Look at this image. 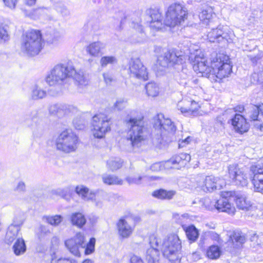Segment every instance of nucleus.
<instances>
[{
    "mask_svg": "<svg viewBox=\"0 0 263 263\" xmlns=\"http://www.w3.org/2000/svg\"><path fill=\"white\" fill-rule=\"evenodd\" d=\"M70 221L73 226H76L79 228H81L84 226L86 222V219L83 214L81 213H72L70 216Z\"/></svg>",
    "mask_w": 263,
    "mask_h": 263,
    "instance_id": "obj_31",
    "label": "nucleus"
},
{
    "mask_svg": "<svg viewBox=\"0 0 263 263\" xmlns=\"http://www.w3.org/2000/svg\"><path fill=\"white\" fill-rule=\"evenodd\" d=\"M187 17L186 8L180 3H173L167 9L164 24L166 26L174 27L181 25Z\"/></svg>",
    "mask_w": 263,
    "mask_h": 263,
    "instance_id": "obj_10",
    "label": "nucleus"
},
{
    "mask_svg": "<svg viewBox=\"0 0 263 263\" xmlns=\"http://www.w3.org/2000/svg\"><path fill=\"white\" fill-rule=\"evenodd\" d=\"M75 191L79 196L85 201H89L93 199L94 192L89 191L87 187L84 185L77 186L75 189Z\"/></svg>",
    "mask_w": 263,
    "mask_h": 263,
    "instance_id": "obj_26",
    "label": "nucleus"
},
{
    "mask_svg": "<svg viewBox=\"0 0 263 263\" xmlns=\"http://www.w3.org/2000/svg\"><path fill=\"white\" fill-rule=\"evenodd\" d=\"M123 161L121 159L114 158L109 159L107 162V168L111 171H115L121 167Z\"/></svg>",
    "mask_w": 263,
    "mask_h": 263,
    "instance_id": "obj_40",
    "label": "nucleus"
},
{
    "mask_svg": "<svg viewBox=\"0 0 263 263\" xmlns=\"http://www.w3.org/2000/svg\"><path fill=\"white\" fill-rule=\"evenodd\" d=\"M74 72L75 68L71 64H59L50 70L45 80L50 86L63 85L68 81Z\"/></svg>",
    "mask_w": 263,
    "mask_h": 263,
    "instance_id": "obj_5",
    "label": "nucleus"
},
{
    "mask_svg": "<svg viewBox=\"0 0 263 263\" xmlns=\"http://www.w3.org/2000/svg\"><path fill=\"white\" fill-rule=\"evenodd\" d=\"M134 29L136 32L133 35L132 41L133 43H142L145 40V34L143 31L142 26L136 24L134 26Z\"/></svg>",
    "mask_w": 263,
    "mask_h": 263,
    "instance_id": "obj_32",
    "label": "nucleus"
},
{
    "mask_svg": "<svg viewBox=\"0 0 263 263\" xmlns=\"http://www.w3.org/2000/svg\"><path fill=\"white\" fill-rule=\"evenodd\" d=\"M250 171L249 177L247 170L239 168L237 164L230 165L228 167L229 177L235 185L246 186L250 180L254 191L263 194V165L258 162L252 165Z\"/></svg>",
    "mask_w": 263,
    "mask_h": 263,
    "instance_id": "obj_2",
    "label": "nucleus"
},
{
    "mask_svg": "<svg viewBox=\"0 0 263 263\" xmlns=\"http://www.w3.org/2000/svg\"><path fill=\"white\" fill-rule=\"evenodd\" d=\"M191 140V138L190 137H187L184 140H179L178 146L179 148L183 147L185 146L186 144H188Z\"/></svg>",
    "mask_w": 263,
    "mask_h": 263,
    "instance_id": "obj_61",
    "label": "nucleus"
},
{
    "mask_svg": "<svg viewBox=\"0 0 263 263\" xmlns=\"http://www.w3.org/2000/svg\"><path fill=\"white\" fill-rule=\"evenodd\" d=\"M13 249L16 255H20L24 253L26 250L24 240L22 238H18L13 245Z\"/></svg>",
    "mask_w": 263,
    "mask_h": 263,
    "instance_id": "obj_37",
    "label": "nucleus"
},
{
    "mask_svg": "<svg viewBox=\"0 0 263 263\" xmlns=\"http://www.w3.org/2000/svg\"><path fill=\"white\" fill-rule=\"evenodd\" d=\"M51 263H74V261L68 258H58L53 253L51 255Z\"/></svg>",
    "mask_w": 263,
    "mask_h": 263,
    "instance_id": "obj_54",
    "label": "nucleus"
},
{
    "mask_svg": "<svg viewBox=\"0 0 263 263\" xmlns=\"http://www.w3.org/2000/svg\"><path fill=\"white\" fill-rule=\"evenodd\" d=\"M233 192H228L222 194V196L217 200L211 201L213 208L216 209L219 212L228 213L229 214H234L235 212V208L230 202L228 197L232 196Z\"/></svg>",
    "mask_w": 263,
    "mask_h": 263,
    "instance_id": "obj_14",
    "label": "nucleus"
},
{
    "mask_svg": "<svg viewBox=\"0 0 263 263\" xmlns=\"http://www.w3.org/2000/svg\"><path fill=\"white\" fill-rule=\"evenodd\" d=\"M187 238L192 241H195L198 237L199 233L197 229L194 226L183 227Z\"/></svg>",
    "mask_w": 263,
    "mask_h": 263,
    "instance_id": "obj_39",
    "label": "nucleus"
},
{
    "mask_svg": "<svg viewBox=\"0 0 263 263\" xmlns=\"http://www.w3.org/2000/svg\"><path fill=\"white\" fill-rule=\"evenodd\" d=\"M59 37V32L54 29H50L46 33V40L49 43H53L57 41Z\"/></svg>",
    "mask_w": 263,
    "mask_h": 263,
    "instance_id": "obj_46",
    "label": "nucleus"
},
{
    "mask_svg": "<svg viewBox=\"0 0 263 263\" xmlns=\"http://www.w3.org/2000/svg\"><path fill=\"white\" fill-rule=\"evenodd\" d=\"M106 199L109 202L114 203H117L119 201L122 200L123 198L118 194L110 193L108 194H106Z\"/></svg>",
    "mask_w": 263,
    "mask_h": 263,
    "instance_id": "obj_55",
    "label": "nucleus"
},
{
    "mask_svg": "<svg viewBox=\"0 0 263 263\" xmlns=\"http://www.w3.org/2000/svg\"><path fill=\"white\" fill-rule=\"evenodd\" d=\"M91 124L93 135L97 138H103L106 133L110 130V118L104 114L95 115Z\"/></svg>",
    "mask_w": 263,
    "mask_h": 263,
    "instance_id": "obj_11",
    "label": "nucleus"
},
{
    "mask_svg": "<svg viewBox=\"0 0 263 263\" xmlns=\"http://www.w3.org/2000/svg\"><path fill=\"white\" fill-rule=\"evenodd\" d=\"M205 181V177L204 176L198 175L194 179V182L196 184L195 187H198L203 190L204 185Z\"/></svg>",
    "mask_w": 263,
    "mask_h": 263,
    "instance_id": "obj_53",
    "label": "nucleus"
},
{
    "mask_svg": "<svg viewBox=\"0 0 263 263\" xmlns=\"http://www.w3.org/2000/svg\"><path fill=\"white\" fill-rule=\"evenodd\" d=\"M103 78L106 84L110 83L113 80L111 74L108 72L103 73Z\"/></svg>",
    "mask_w": 263,
    "mask_h": 263,
    "instance_id": "obj_62",
    "label": "nucleus"
},
{
    "mask_svg": "<svg viewBox=\"0 0 263 263\" xmlns=\"http://www.w3.org/2000/svg\"><path fill=\"white\" fill-rule=\"evenodd\" d=\"M181 242L178 235L171 234L165 238L162 244V252L164 257L173 263H176L180 258L179 252Z\"/></svg>",
    "mask_w": 263,
    "mask_h": 263,
    "instance_id": "obj_8",
    "label": "nucleus"
},
{
    "mask_svg": "<svg viewBox=\"0 0 263 263\" xmlns=\"http://www.w3.org/2000/svg\"><path fill=\"white\" fill-rule=\"evenodd\" d=\"M128 71L131 77L144 81L148 79L146 68L139 58H132L128 63Z\"/></svg>",
    "mask_w": 263,
    "mask_h": 263,
    "instance_id": "obj_12",
    "label": "nucleus"
},
{
    "mask_svg": "<svg viewBox=\"0 0 263 263\" xmlns=\"http://www.w3.org/2000/svg\"><path fill=\"white\" fill-rule=\"evenodd\" d=\"M189 60L197 74L208 78L212 82H220L228 77L232 71V66L228 56L223 54H215L210 62H208L200 49H196L194 52L190 48Z\"/></svg>",
    "mask_w": 263,
    "mask_h": 263,
    "instance_id": "obj_1",
    "label": "nucleus"
},
{
    "mask_svg": "<svg viewBox=\"0 0 263 263\" xmlns=\"http://www.w3.org/2000/svg\"><path fill=\"white\" fill-rule=\"evenodd\" d=\"M186 56L181 51L176 50H169L164 52L163 55L158 58L157 63L162 67H175L181 66V70L178 72L176 79L180 81L181 84H186V80L189 78L191 71L186 68H184L182 65L185 62Z\"/></svg>",
    "mask_w": 263,
    "mask_h": 263,
    "instance_id": "obj_4",
    "label": "nucleus"
},
{
    "mask_svg": "<svg viewBox=\"0 0 263 263\" xmlns=\"http://www.w3.org/2000/svg\"><path fill=\"white\" fill-rule=\"evenodd\" d=\"M117 60L114 56H104L100 61V65L103 67H105L108 64H113L117 63Z\"/></svg>",
    "mask_w": 263,
    "mask_h": 263,
    "instance_id": "obj_48",
    "label": "nucleus"
},
{
    "mask_svg": "<svg viewBox=\"0 0 263 263\" xmlns=\"http://www.w3.org/2000/svg\"><path fill=\"white\" fill-rule=\"evenodd\" d=\"M130 263H144L143 260L137 256H133L130 258Z\"/></svg>",
    "mask_w": 263,
    "mask_h": 263,
    "instance_id": "obj_64",
    "label": "nucleus"
},
{
    "mask_svg": "<svg viewBox=\"0 0 263 263\" xmlns=\"http://www.w3.org/2000/svg\"><path fill=\"white\" fill-rule=\"evenodd\" d=\"M251 81L252 83H261V81L259 78V73L256 72H254L251 76Z\"/></svg>",
    "mask_w": 263,
    "mask_h": 263,
    "instance_id": "obj_60",
    "label": "nucleus"
},
{
    "mask_svg": "<svg viewBox=\"0 0 263 263\" xmlns=\"http://www.w3.org/2000/svg\"><path fill=\"white\" fill-rule=\"evenodd\" d=\"M176 194L174 191H166L164 189H159L154 191L152 195L154 197L161 200H170Z\"/></svg>",
    "mask_w": 263,
    "mask_h": 263,
    "instance_id": "obj_29",
    "label": "nucleus"
},
{
    "mask_svg": "<svg viewBox=\"0 0 263 263\" xmlns=\"http://www.w3.org/2000/svg\"><path fill=\"white\" fill-rule=\"evenodd\" d=\"M106 194L103 192H94L93 199L92 200L95 203L96 206L101 208L103 206L102 199L106 198Z\"/></svg>",
    "mask_w": 263,
    "mask_h": 263,
    "instance_id": "obj_45",
    "label": "nucleus"
},
{
    "mask_svg": "<svg viewBox=\"0 0 263 263\" xmlns=\"http://www.w3.org/2000/svg\"><path fill=\"white\" fill-rule=\"evenodd\" d=\"M96 240L94 238H90L88 243H85V238L81 233H78L72 238L65 241V245L73 255L80 256V249H84L85 255L91 254L95 250Z\"/></svg>",
    "mask_w": 263,
    "mask_h": 263,
    "instance_id": "obj_6",
    "label": "nucleus"
},
{
    "mask_svg": "<svg viewBox=\"0 0 263 263\" xmlns=\"http://www.w3.org/2000/svg\"><path fill=\"white\" fill-rule=\"evenodd\" d=\"M16 190L19 192H23L25 190V184L22 182L20 181L18 183L17 186L16 187Z\"/></svg>",
    "mask_w": 263,
    "mask_h": 263,
    "instance_id": "obj_63",
    "label": "nucleus"
},
{
    "mask_svg": "<svg viewBox=\"0 0 263 263\" xmlns=\"http://www.w3.org/2000/svg\"><path fill=\"white\" fill-rule=\"evenodd\" d=\"M206 254L209 258L216 259L219 257L221 254V251L217 246H212L208 250Z\"/></svg>",
    "mask_w": 263,
    "mask_h": 263,
    "instance_id": "obj_43",
    "label": "nucleus"
},
{
    "mask_svg": "<svg viewBox=\"0 0 263 263\" xmlns=\"http://www.w3.org/2000/svg\"><path fill=\"white\" fill-rule=\"evenodd\" d=\"M145 89L148 96L155 97L159 93V87L156 83L151 82L145 85Z\"/></svg>",
    "mask_w": 263,
    "mask_h": 263,
    "instance_id": "obj_42",
    "label": "nucleus"
},
{
    "mask_svg": "<svg viewBox=\"0 0 263 263\" xmlns=\"http://www.w3.org/2000/svg\"><path fill=\"white\" fill-rule=\"evenodd\" d=\"M146 259L148 263H159V252L158 249H148L146 253Z\"/></svg>",
    "mask_w": 263,
    "mask_h": 263,
    "instance_id": "obj_33",
    "label": "nucleus"
},
{
    "mask_svg": "<svg viewBox=\"0 0 263 263\" xmlns=\"http://www.w3.org/2000/svg\"><path fill=\"white\" fill-rule=\"evenodd\" d=\"M230 239L233 243L235 242L239 244H242L246 241L245 236L241 232L239 231H234L230 236Z\"/></svg>",
    "mask_w": 263,
    "mask_h": 263,
    "instance_id": "obj_47",
    "label": "nucleus"
},
{
    "mask_svg": "<svg viewBox=\"0 0 263 263\" xmlns=\"http://www.w3.org/2000/svg\"><path fill=\"white\" fill-rule=\"evenodd\" d=\"M227 28L223 26H219L215 29L213 28L208 33V39L211 42H228L230 37L228 32H227Z\"/></svg>",
    "mask_w": 263,
    "mask_h": 263,
    "instance_id": "obj_15",
    "label": "nucleus"
},
{
    "mask_svg": "<svg viewBox=\"0 0 263 263\" xmlns=\"http://www.w3.org/2000/svg\"><path fill=\"white\" fill-rule=\"evenodd\" d=\"M163 168H166L164 167V164L163 165H162L161 164V163H159V162L155 163L153 164L151 166V170L152 171H154V172H158V171H161Z\"/></svg>",
    "mask_w": 263,
    "mask_h": 263,
    "instance_id": "obj_58",
    "label": "nucleus"
},
{
    "mask_svg": "<svg viewBox=\"0 0 263 263\" xmlns=\"http://www.w3.org/2000/svg\"><path fill=\"white\" fill-rule=\"evenodd\" d=\"M51 233V232L48 226L41 225L39 227L38 236L40 239L43 238Z\"/></svg>",
    "mask_w": 263,
    "mask_h": 263,
    "instance_id": "obj_51",
    "label": "nucleus"
},
{
    "mask_svg": "<svg viewBox=\"0 0 263 263\" xmlns=\"http://www.w3.org/2000/svg\"><path fill=\"white\" fill-rule=\"evenodd\" d=\"M53 9L57 13L62 17H67L70 14L69 9L61 2L55 3L53 5Z\"/></svg>",
    "mask_w": 263,
    "mask_h": 263,
    "instance_id": "obj_34",
    "label": "nucleus"
},
{
    "mask_svg": "<svg viewBox=\"0 0 263 263\" xmlns=\"http://www.w3.org/2000/svg\"><path fill=\"white\" fill-rule=\"evenodd\" d=\"M224 182L219 178L213 176H206L204 185L203 191L211 192L222 188Z\"/></svg>",
    "mask_w": 263,
    "mask_h": 263,
    "instance_id": "obj_20",
    "label": "nucleus"
},
{
    "mask_svg": "<svg viewBox=\"0 0 263 263\" xmlns=\"http://www.w3.org/2000/svg\"><path fill=\"white\" fill-rule=\"evenodd\" d=\"M43 218L45 222L54 227L58 226L63 219V217L59 215L44 216Z\"/></svg>",
    "mask_w": 263,
    "mask_h": 263,
    "instance_id": "obj_41",
    "label": "nucleus"
},
{
    "mask_svg": "<svg viewBox=\"0 0 263 263\" xmlns=\"http://www.w3.org/2000/svg\"><path fill=\"white\" fill-rule=\"evenodd\" d=\"M213 15H215V14L213 13L212 9L211 7H207L200 13L199 17L203 24L212 26Z\"/></svg>",
    "mask_w": 263,
    "mask_h": 263,
    "instance_id": "obj_25",
    "label": "nucleus"
},
{
    "mask_svg": "<svg viewBox=\"0 0 263 263\" xmlns=\"http://www.w3.org/2000/svg\"><path fill=\"white\" fill-rule=\"evenodd\" d=\"M147 178L146 176H138L137 177H127L126 178V180L127 182L129 184H136L137 185H139L141 184L142 180Z\"/></svg>",
    "mask_w": 263,
    "mask_h": 263,
    "instance_id": "obj_52",
    "label": "nucleus"
},
{
    "mask_svg": "<svg viewBox=\"0 0 263 263\" xmlns=\"http://www.w3.org/2000/svg\"><path fill=\"white\" fill-rule=\"evenodd\" d=\"M127 105V100L124 98H119L115 103L113 107L115 110H122L124 109Z\"/></svg>",
    "mask_w": 263,
    "mask_h": 263,
    "instance_id": "obj_50",
    "label": "nucleus"
},
{
    "mask_svg": "<svg viewBox=\"0 0 263 263\" xmlns=\"http://www.w3.org/2000/svg\"><path fill=\"white\" fill-rule=\"evenodd\" d=\"M42 47V34L39 30H31L26 33L21 44L23 52L34 56L40 53Z\"/></svg>",
    "mask_w": 263,
    "mask_h": 263,
    "instance_id": "obj_7",
    "label": "nucleus"
},
{
    "mask_svg": "<svg viewBox=\"0 0 263 263\" xmlns=\"http://www.w3.org/2000/svg\"><path fill=\"white\" fill-rule=\"evenodd\" d=\"M148 13L150 18L149 21L150 28L154 31L161 30L163 27L161 12L158 9H149Z\"/></svg>",
    "mask_w": 263,
    "mask_h": 263,
    "instance_id": "obj_19",
    "label": "nucleus"
},
{
    "mask_svg": "<svg viewBox=\"0 0 263 263\" xmlns=\"http://www.w3.org/2000/svg\"><path fill=\"white\" fill-rule=\"evenodd\" d=\"M231 120L232 124L237 132L242 134L248 130L249 125L242 116L236 114Z\"/></svg>",
    "mask_w": 263,
    "mask_h": 263,
    "instance_id": "obj_21",
    "label": "nucleus"
},
{
    "mask_svg": "<svg viewBox=\"0 0 263 263\" xmlns=\"http://www.w3.org/2000/svg\"><path fill=\"white\" fill-rule=\"evenodd\" d=\"M6 6L11 8L14 9L15 7L16 4L18 0H3Z\"/></svg>",
    "mask_w": 263,
    "mask_h": 263,
    "instance_id": "obj_59",
    "label": "nucleus"
},
{
    "mask_svg": "<svg viewBox=\"0 0 263 263\" xmlns=\"http://www.w3.org/2000/svg\"><path fill=\"white\" fill-rule=\"evenodd\" d=\"M102 181L107 185H122L123 180L116 175L104 174L101 176Z\"/></svg>",
    "mask_w": 263,
    "mask_h": 263,
    "instance_id": "obj_30",
    "label": "nucleus"
},
{
    "mask_svg": "<svg viewBox=\"0 0 263 263\" xmlns=\"http://www.w3.org/2000/svg\"><path fill=\"white\" fill-rule=\"evenodd\" d=\"M50 114L62 118L65 115L70 112L74 113L77 111V108L72 105L65 104H54L51 105L49 108Z\"/></svg>",
    "mask_w": 263,
    "mask_h": 263,
    "instance_id": "obj_18",
    "label": "nucleus"
},
{
    "mask_svg": "<svg viewBox=\"0 0 263 263\" xmlns=\"http://www.w3.org/2000/svg\"><path fill=\"white\" fill-rule=\"evenodd\" d=\"M236 198V203L240 209L248 210L251 206L250 202L247 200L244 195H237Z\"/></svg>",
    "mask_w": 263,
    "mask_h": 263,
    "instance_id": "obj_38",
    "label": "nucleus"
},
{
    "mask_svg": "<svg viewBox=\"0 0 263 263\" xmlns=\"http://www.w3.org/2000/svg\"><path fill=\"white\" fill-rule=\"evenodd\" d=\"M154 127L156 129L160 130L162 136L167 134L173 135L176 130V127L172 120L164 118L162 114L158 115L155 119Z\"/></svg>",
    "mask_w": 263,
    "mask_h": 263,
    "instance_id": "obj_13",
    "label": "nucleus"
},
{
    "mask_svg": "<svg viewBox=\"0 0 263 263\" xmlns=\"http://www.w3.org/2000/svg\"><path fill=\"white\" fill-rule=\"evenodd\" d=\"M177 108L185 116H196L198 115L199 106L195 101L183 100L178 102Z\"/></svg>",
    "mask_w": 263,
    "mask_h": 263,
    "instance_id": "obj_17",
    "label": "nucleus"
},
{
    "mask_svg": "<svg viewBox=\"0 0 263 263\" xmlns=\"http://www.w3.org/2000/svg\"><path fill=\"white\" fill-rule=\"evenodd\" d=\"M74 79L80 85H86L88 83L87 79L84 76L83 72H77L75 70V72L73 73V76L71 77Z\"/></svg>",
    "mask_w": 263,
    "mask_h": 263,
    "instance_id": "obj_44",
    "label": "nucleus"
},
{
    "mask_svg": "<svg viewBox=\"0 0 263 263\" xmlns=\"http://www.w3.org/2000/svg\"><path fill=\"white\" fill-rule=\"evenodd\" d=\"M72 190L70 186H67L64 188H59L53 191V193L62 198L68 200L70 199Z\"/></svg>",
    "mask_w": 263,
    "mask_h": 263,
    "instance_id": "obj_35",
    "label": "nucleus"
},
{
    "mask_svg": "<svg viewBox=\"0 0 263 263\" xmlns=\"http://www.w3.org/2000/svg\"><path fill=\"white\" fill-rule=\"evenodd\" d=\"M79 138L70 129L63 131L55 140L57 150L68 154L75 152L78 148Z\"/></svg>",
    "mask_w": 263,
    "mask_h": 263,
    "instance_id": "obj_9",
    "label": "nucleus"
},
{
    "mask_svg": "<svg viewBox=\"0 0 263 263\" xmlns=\"http://www.w3.org/2000/svg\"><path fill=\"white\" fill-rule=\"evenodd\" d=\"M263 104L259 105H252L250 110L248 112V116L250 119L253 121H259L262 122V117H260L262 115V109Z\"/></svg>",
    "mask_w": 263,
    "mask_h": 263,
    "instance_id": "obj_27",
    "label": "nucleus"
},
{
    "mask_svg": "<svg viewBox=\"0 0 263 263\" xmlns=\"http://www.w3.org/2000/svg\"><path fill=\"white\" fill-rule=\"evenodd\" d=\"M46 92L41 89L37 85H34L31 87V97L33 100L41 99L45 97Z\"/></svg>",
    "mask_w": 263,
    "mask_h": 263,
    "instance_id": "obj_36",
    "label": "nucleus"
},
{
    "mask_svg": "<svg viewBox=\"0 0 263 263\" xmlns=\"http://www.w3.org/2000/svg\"><path fill=\"white\" fill-rule=\"evenodd\" d=\"M143 117L127 116L125 119L127 126L130 128L127 137L123 141V148L128 152H135L141 146L146 136V129L144 126Z\"/></svg>",
    "mask_w": 263,
    "mask_h": 263,
    "instance_id": "obj_3",
    "label": "nucleus"
},
{
    "mask_svg": "<svg viewBox=\"0 0 263 263\" xmlns=\"http://www.w3.org/2000/svg\"><path fill=\"white\" fill-rule=\"evenodd\" d=\"M50 9L49 8L46 7H39L36 9H32L30 12L27 13V12L25 10L24 13L26 16L29 17L35 18L36 16H37L41 13L44 12L45 10H49Z\"/></svg>",
    "mask_w": 263,
    "mask_h": 263,
    "instance_id": "obj_49",
    "label": "nucleus"
},
{
    "mask_svg": "<svg viewBox=\"0 0 263 263\" xmlns=\"http://www.w3.org/2000/svg\"><path fill=\"white\" fill-rule=\"evenodd\" d=\"M8 35L6 30L4 27L0 26V43L6 41Z\"/></svg>",
    "mask_w": 263,
    "mask_h": 263,
    "instance_id": "obj_57",
    "label": "nucleus"
},
{
    "mask_svg": "<svg viewBox=\"0 0 263 263\" xmlns=\"http://www.w3.org/2000/svg\"><path fill=\"white\" fill-rule=\"evenodd\" d=\"M22 221L18 222H13L8 229L6 235V240L7 243L12 242L17 236L18 232L20 230L19 226L22 224Z\"/></svg>",
    "mask_w": 263,
    "mask_h": 263,
    "instance_id": "obj_22",
    "label": "nucleus"
},
{
    "mask_svg": "<svg viewBox=\"0 0 263 263\" xmlns=\"http://www.w3.org/2000/svg\"><path fill=\"white\" fill-rule=\"evenodd\" d=\"M149 243L151 246V248L157 249V248L159 246V243L160 242L159 239L154 235H152L149 237Z\"/></svg>",
    "mask_w": 263,
    "mask_h": 263,
    "instance_id": "obj_56",
    "label": "nucleus"
},
{
    "mask_svg": "<svg viewBox=\"0 0 263 263\" xmlns=\"http://www.w3.org/2000/svg\"><path fill=\"white\" fill-rule=\"evenodd\" d=\"M103 48V43L100 42H94L87 46L86 50L90 55L97 57Z\"/></svg>",
    "mask_w": 263,
    "mask_h": 263,
    "instance_id": "obj_28",
    "label": "nucleus"
},
{
    "mask_svg": "<svg viewBox=\"0 0 263 263\" xmlns=\"http://www.w3.org/2000/svg\"><path fill=\"white\" fill-rule=\"evenodd\" d=\"M213 15H215V14L213 13L212 9L211 7H207L200 13L199 17L203 24L212 26Z\"/></svg>",
    "mask_w": 263,
    "mask_h": 263,
    "instance_id": "obj_24",
    "label": "nucleus"
},
{
    "mask_svg": "<svg viewBox=\"0 0 263 263\" xmlns=\"http://www.w3.org/2000/svg\"><path fill=\"white\" fill-rule=\"evenodd\" d=\"M119 233L123 237H128L133 232V228L128 222L125 219H121L118 223Z\"/></svg>",
    "mask_w": 263,
    "mask_h": 263,
    "instance_id": "obj_23",
    "label": "nucleus"
},
{
    "mask_svg": "<svg viewBox=\"0 0 263 263\" xmlns=\"http://www.w3.org/2000/svg\"><path fill=\"white\" fill-rule=\"evenodd\" d=\"M191 160V156L186 153H181L172 157L164 163V167L167 168L179 169L184 166Z\"/></svg>",
    "mask_w": 263,
    "mask_h": 263,
    "instance_id": "obj_16",
    "label": "nucleus"
}]
</instances>
